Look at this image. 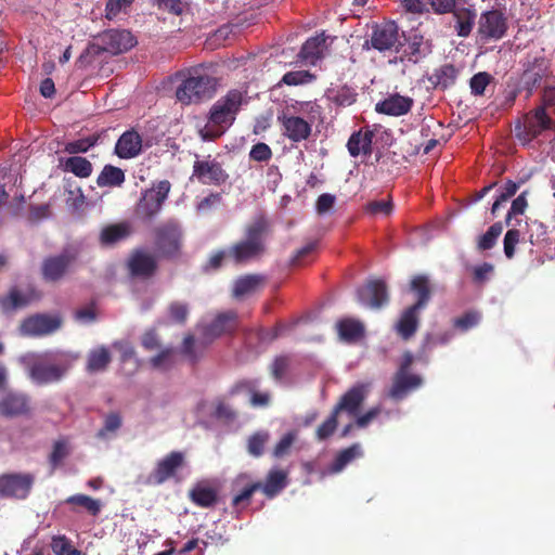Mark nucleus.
<instances>
[{
    "instance_id": "60",
    "label": "nucleus",
    "mask_w": 555,
    "mask_h": 555,
    "mask_svg": "<svg viewBox=\"0 0 555 555\" xmlns=\"http://www.w3.org/2000/svg\"><path fill=\"white\" fill-rule=\"evenodd\" d=\"M520 232L517 229H509L504 236V254L506 258L512 259L515 256L516 245L519 243Z\"/></svg>"
},
{
    "instance_id": "43",
    "label": "nucleus",
    "mask_w": 555,
    "mask_h": 555,
    "mask_svg": "<svg viewBox=\"0 0 555 555\" xmlns=\"http://www.w3.org/2000/svg\"><path fill=\"white\" fill-rule=\"evenodd\" d=\"M336 327L340 338L346 341H354L364 333L363 325L359 321L352 319L339 321Z\"/></svg>"
},
{
    "instance_id": "35",
    "label": "nucleus",
    "mask_w": 555,
    "mask_h": 555,
    "mask_svg": "<svg viewBox=\"0 0 555 555\" xmlns=\"http://www.w3.org/2000/svg\"><path fill=\"white\" fill-rule=\"evenodd\" d=\"M256 382L254 380H241L236 383L230 390V395L234 396L241 391L250 392V404L254 408H266L270 404L271 395L270 392H258L255 390Z\"/></svg>"
},
{
    "instance_id": "11",
    "label": "nucleus",
    "mask_w": 555,
    "mask_h": 555,
    "mask_svg": "<svg viewBox=\"0 0 555 555\" xmlns=\"http://www.w3.org/2000/svg\"><path fill=\"white\" fill-rule=\"evenodd\" d=\"M235 116L219 104L217 101L211 106L208 122L199 129L198 133L204 141H214L221 137L225 129L233 124Z\"/></svg>"
},
{
    "instance_id": "54",
    "label": "nucleus",
    "mask_w": 555,
    "mask_h": 555,
    "mask_svg": "<svg viewBox=\"0 0 555 555\" xmlns=\"http://www.w3.org/2000/svg\"><path fill=\"white\" fill-rule=\"evenodd\" d=\"M314 79V75L308 70L287 72L283 75L281 82L287 86H299L309 83Z\"/></svg>"
},
{
    "instance_id": "45",
    "label": "nucleus",
    "mask_w": 555,
    "mask_h": 555,
    "mask_svg": "<svg viewBox=\"0 0 555 555\" xmlns=\"http://www.w3.org/2000/svg\"><path fill=\"white\" fill-rule=\"evenodd\" d=\"M65 502L69 505L82 507L92 516H98L102 508V502L100 500L93 499L87 494L70 495Z\"/></svg>"
},
{
    "instance_id": "33",
    "label": "nucleus",
    "mask_w": 555,
    "mask_h": 555,
    "mask_svg": "<svg viewBox=\"0 0 555 555\" xmlns=\"http://www.w3.org/2000/svg\"><path fill=\"white\" fill-rule=\"evenodd\" d=\"M373 137L374 133L371 130H365L364 132L362 130L353 132L347 142L349 154L352 157H357L361 153L364 155L371 154Z\"/></svg>"
},
{
    "instance_id": "17",
    "label": "nucleus",
    "mask_w": 555,
    "mask_h": 555,
    "mask_svg": "<svg viewBox=\"0 0 555 555\" xmlns=\"http://www.w3.org/2000/svg\"><path fill=\"white\" fill-rule=\"evenodd\" d=\"M76 257L69 251L46 258L41 266V274L47 282H57L67 273Z\"/></svg>"
},
{
    "instance_id": "34",
    "label": "nucleus",
    "mask_w": 555,
    "mask_h": 555,
    "mask_svg": "<svg viewBox=\"0 0 555 555\" xmlns=\"http://www.w3.org/2000/svg\"><path fill=\"white\" fill-rule=\"evenodd\" d=\"M455 20L454 30L459 37L470 35L476 20V11L470 8H457L451 11Z\"/></svg>"
},
{
    "instance_id": "39",
    "label": "nucleus",
    "mask_w": 555,
    "mask_h": 555,
    "mask_svg": "<svg viewBox=\"0 0 555 555\" xmlns=\"http://www.w3.org/2000/svg\"><path fill=\"white\" fill-rule=\"evenodd\" d=\"M410 289L417 297L416 302L412 306L423 310L428 305L431 297V288L428 278L425 275L414 276L410 283Z\"/></svg>"
},
{
    "instance_id": "13",
    "label": "nucleus",
    "mask_w": 555,
    "mask_h": 555,
    "mask_svg": "<svg viewBox=\"0 0 555 555\" xmlns=\"http://www.w3.org/2000/svg\"><path fill=\"white\" fill-rule=\"evenodd\" d=\"M31 399L25 392L10 390L0 398V416L2 417H27L31 414Z\"/></svg>"
},
{
    "instance_id": "51",
    "label": "nucleus",
    "mask_w": 555,
    "mask_h": 555,
    "mask_svg": "<svg viewBox=\"0 0 555 555\" xmlns=\"http://www.w3.org/2000/svg\"><path fill=\"white\" fill-rule=\"evenodd\" d=\"M98 140H99L98 134L78 139V140L68 142L65 145V151L69 154L86 153L90 147L94 146L98 143Z\"/></svg>"
},
{
    "instance_id": "49",
    "label": "nucleus",
    "mask_w": 555,
    "mask_h": 555,
    "mask_svg": "<svg viewBox=\"0 0 555 555\" xmlns=\"http://www.w3.org/2000/svg\"><path fill=\"white\" fill-rule=\"evenodd\" d=\"M481 319V315L477 311H467L463 315L455 318L452 322L454 328L461 331V332H467L470 328L478 325L479 321Z\"/></svg>"
},
{
    "instance_id": "26",
    "label": "nucleus",
    "mask_w": 555,
    "mask_h": 555,
    "mask_svg": "<svg viewBox=\"0 0 555 555\" xmlns=\"http://www.w3.org/2000/svg\"><path fill=\"white\" fill-rule=\"evenodd\" d=\"M430 52V42L426 40L421 34H413L409 37L408 44L401 55V61H408L416 64Z\"/></svg>"
},
{
    "instance_id": "47",
    "label": "nucleus",
    "mask_w": 555,
    "mask_h": 555,
    "mask_svg": "<svg viewBox=\"0 0 555 555\" xmlns=\"http://www.w3.org/2000/svg\"><path fill=\"white\" fill-rule=\"evenodd\" d=\"M503 231L502 222L493 223L485 234H482L477 243V248L481 251L489 250L496 244V240Z\"/></svg>"
},
{
    "instance_id": "31",
    "label": "nucleus",
    "mask_w": 555,
    "mask_h": 555,
    "mask_svg": "<svg viewBox=\"0 0 555 555\" xmlns=\"http://www.w3.org/2000/svg\"><path fill=\"white\" fill-rule=\"evenodd\" d=\"M545 72L546 65L544 59H534L524 70L520 82L528 91L529 95L532 93L533 89L541 83Z\"/></svg>"
},
{
    "instance_id": "46",
    "label": "nucleus",
    "mask_w": 555,
    "mask_h": 555,
    "mask_svg": "<svg viewBox=\"0 0 555 555\" xmlns=\"http://www.w3.org/2000/svg\"><path fill=\"white\" fill-rule=\"evenodd\" d=\"M358 455H360V448L358 444H353L339 451L330 467V472L333 474L341 472Z\"/></svg>"
},
{
    "instance_id": "63",
    "label": "nucleus",
    "mask_w": 555,
    "mask_h": 555,
    "mask_svg": "<svg viewBox=\"0 0 555 555\" xmlns=\"http://www.w3.org/2000/svg\"><path fill=\"white\" fill-rule=\"evenodd\" d=\"M249 157L256 162H268L272 157V151L268 144L259 142L251 147Z\"/></svg>"
},
{
    "instance_id": "57",
    "label": "nucleus",
    "mask_w": 555,
    "mask_h": 555,
    "mask_svg": "<svg viewBox=\"0 0 555 555\" xmlns=\"http://www.w3.org/2000/svg\"><path fill=\"white\" fill-rule=\"evenodd\" d=\"M297 438V433L295 430L288 431L285 434L280 441L276 443V446L273 449V456L276 459H281L285 455H287L291 451V448L293 443L295 442Z\"/></svg>"
},
{
    "instance_id": "42",
    "label": "nucleus",
    "mask_w": 555,
    "mask_h": 555,
    "mask_svg": "<svg viewBox=\"0 0 555 555\" xmlns=\"http://www.w3.org/2000/svg\"><path fill=\"white\" fill-rule=\"evenodd\" d=\"M112 357L106 347H99L90 351L87 361V371L90 373L106 370L111 363Z\"/></svg>"
},
{
    "instance_id": "41",
    "label": "nucleus",
    "mask_w": 555,
    "mask_h": 555,
    "mask_svg": "<svg viewBox=\"0 0 555 555\" xmlns=\"http://www.w3.org/2000/svg\"><path fill=\"white\" fill-rule=\"evenodd\" d=\"M286 473L283 470H271L266 481L262 483L260 490L268 496L274 498L279 492H281L286 486Z\"/></svg>"
},
{
    "instance_id": "44",
    "label": "nucleus",
    "mask_w": 555,
    "mask_h": 555,
    "mask_svg": "<svg viewBox=\"0 0 555 555\" xmlns=\"http://www.w3.org/2000/svg\"><path fill=\"white\" fill-rule=\"evenodd\" d=\"M92 169L91 162L81 156L68 157L64 164V170L74 173L78 178L90 177Z\"/></svg>"
},
{
    "instance_id": "27",
    "label": "nucleus",
    "mask_w": 555,
    "mask_h": 555,
    "mask_svg": "<svg viewBox=\"0 0 555 555\" xmlns=\"http://www.w3.org/2000/svg\"><path fill=\"white\" fill-rule=\"evenodd\" d=\"M190 501L201 508H212L218 503V491L206 482H197L189 491Z\"/></svg>"
},
{
    "instance_id": "58",
    "label": "nucleus",
    "mask_w": 555,
    "mask_h": 555,
    "mask_svg": "<svg viewBox=\"0 0 555 555\" xmlns=\"http://www.w3.org/2000/svg\"><path fill=\"white\" fill-rule=\"evenodd\" d=\"M69 454L67 443L64 440L55 441L49 456L50 465L55 469Z\"/></svg>"
},
{
    "instance_id": "25",
    "label": "nucleus",
    "mask_w": 555,
    "mask_h": 555,
    "mask_svg": "<svg viewBox=\"0 0 555 555\" xmlns=\"http://www.w3.org/2000/svg\"><path fill=\"white\" fill-rule=\"evenodd\" d=\"M422 378L414 374H404L403 371H397L388 396L393 400H402L410 390L420 387Z\"/></svg>"
},
{
    "instance_id": "32",
    "label": "nucleus",
    "mask_w": 555,
    "mask_h": 555,
    "mask_svg": "<svg viewBox=\"0 0 555 555\" xmlns=\"http://www.w3.org/2000/svg\"><path fill=\"white\" fill-rule=\"evenodd\" d=\"M131 232V227L128 222L108 224L100 233V243L103 246L115 245L128 238Z\"/></svg>"
},
{
    "instance_id": "18",
    "label": "nucleus",
    "mask_w": 555,
    "mask_h": 555,
    "mask_svg": "<svg viewBox=\"0 0 555 555\" xmlns=\"http://www.w3.org/2000/svg\"><path fill=\"white\" fill-rule=\"evenodd\" d=\"M278 121L282 126L283 135L292 142L298 143L305 141L311 134V125L299 116L282 113L278 116Z\"/></svg>"
},
{
    "instance_id": "2",
    "label": "nucleus",
    "mask_w": 555,
    "mask_h": 555,
    "mask_svg": "<svg viewBox=\"0 0 555 555\" xmlns=\"http://www.w3.org/2000/svg\"><path fill=\"white\" fill-rule=\"evenodd\" d=\"M183 77L177 88L176 96L182 104L198 103L211 99L217 90V79L209 75L203 66L189 68L180 73Z\"/></svg>"
},
{
    "instance_id": "28",
    "label": "nucleus",
    "mask_w": 555,
    "mask_h": 555,
    "mask_svg": "<svg viewBox=\"0 0 555 555\" xmlns=\"http://www.w3.org/2000/svg\"><path fill=\"white\" fill-rule=\"evenodd\" d=\"M421 310L420 308L410 306L401 313L396 324V331L403 340H409L416 333L420 324Z\"/></svg>"
},
{
    "instance_id": "61",
    "label": "nucleus",
    "mask_w": 555,
    "mask_h": 555,
    "mask_svg": "<svg viewBox=\"0 0 555 555\" xmlns=\"http://www.w3.org/2000/svg\"><path fill=\"white\" fill-rule=\"evenodd\" d=\"M490 75L488 73L481 72L474 75L470 78V89L472 93L475 95H482L487 86L490 82Z\"/></svg>"
},
{
    "instance_id": "21",
    "label": "nucleus",
    "mask_w": 555,
    "mask_h": 555,
    "mask_svg": "<svg viewBox=\"0 0 555 555\" xmlns=\"http://www.w3.org/2000/svg\"><path fill=\"white\" fill-rule=\"evenodd\" d=\"M60 325L61 321L57 318L38 314L26 319L21 325V331L24 335L41 336L53 333Z\"/></svg>"
},
{
    "instance_id": "9",
    "label": "nucleus",
    "mask_w": 555,
    "mask_h": 555,
    "mask_svg": "<svg viewBox=\"0 0 555 555\" xmlns=\"http://www.w3.org/2000/svg\"><path fill=\"white\" fill-rule=\"evenodd\" d=\"M101 46H91L96 54L107 52L117 55L129 51L137 44L135 37L127 29H108L99 36Z\"/></svg>"
},
{
    "instance_id": "8",
    "label": "nucleus",
    "mask_w": 555,
    "mask_h": 555,
    "mask_svg": "<svg viewBox=\"0 0 555 555\" xmlns=\"http://www.w3.org/2000/svg\"><path fill=\"white\" fill-rule=\"evenodd\" d=\"M35 476L30 473L0 475V498L25 500L31 492Z\"/></svg>"
},
{
    "instance_id": "48",
    "label": "nucleus",
    "mask_w": 555,
    "mask_h": 555,
    "mask_svg": "<svg viewBox=\"0 0 555 555\" xmlns=\"http://www.w3.org/2000/svg\"><path fill=\"white\" fill-rule=\"evenodd\" d=\"M51 548L55 555H81V551L74 547L70 540L65 535L54 537Z\"/></svg>"
},
{
    "instance_id": "55",
    "label": "nucleus",
    "mask_w": 555,
    "mask_h": 555,
    "mask_svg": "<svg viewBox=\"0 0 555 555\" xmlns=\"http://www.w3.org/2000/svg\"><path fill=\"white\" fill-rule=\"evenodd\" d=\"M158 10L179 16L184 11L183 0H149Z\"/></svg>"
},
{
    "instance_id": "4",
    "label": "nucleus",
    "mask_w": 555,
    "mask_h": 555,
    "mask_svg": "<svg viewBox=\"0 0 555 555\" xmlns=\"http://www.w3.org/2000/svg\"><path fill=\"white\" fill-rule=\"evenodd\" d=\"M154 246L157 257L165 260H179L183 254V232L179 223L168 220L154 228Z\"/></svg>"
},
{
    "instance_id": "37",
    "label": "nucleus",
    "mask_w": 555,
    "mask_h": 555,
    "mask_svg": "<svg viewBox=\"0 0 555 555\" xmlns=\"http://www.w3.org/2000/svg\"><path fill=\"white\" fill-rule=\"evenodd\" d=\"M247 89H230L217 102L235 117L243 105L248 103Z\"/></svg>"
},
{
    "instance_id": "50",
    "label": "nucleus",
    "mask_w": 555,
    "mask_h": 555,
    "mask_svg": "<svg viewBox=\"0 0 555 555\" xmlns=\"http://www.w3.org/2000/svg\"><path fill=\"white\" fill-rule=\"evenodd\" d=\"M269 437L270 436L267 431H258L251 435L247 442L248 452L256 457L262 455Z\"/></svg>"
},
{
    "instance_id": "59",
    "label": "nucleus",
    "mask_w": 555,
    "mask_h": 555,
    "mask_svg": "<svg viewBox=\"0 0 555 555\" xmlns=\"http://www.w3.org/2000/svg\"><path fill=\"white\" fill-rule=\"evenodd\" d=\"M172 348H165L150 360L151 365L154 369L168 370L173 365L172 361Z\"/></svg>"
},
{
    "instance_id": "20",
    "label": "nucleus",
    "mask_w": 555,
    "mask_h": 555,
    "mask_svg": "<svg viewBox=\"0 0 555 555\" xmlns=\"http://www.w3.org/2000/svg\"><path fill=\"white\" fill-rule=\"evenodd\" d=\"M237 327V313L233 310L219 313L203 328V335L208 341L234 332Z\"/></svg>"
},
{
    "instance_id": "22",
    "label": "nucleus",
    "mask_w": 555,
    "mask_h": 555,
    "mask_svg": "<svg viewBox=\"0 0 555 555\" xmlns=\"http://www.w3.org/2000/svg\"><path fill=\"white\" fill-rule=\"evenodd\" d=\"M261 482H251L247 475L237 476L232 482V491L234 492L232 499V506L235 508L246 507L253 494L260 490Z\"/></svg>"
},
{
    "instance_id": "36",
    "label": "nucleus",
    "mask_w": 555,
    "mask_h": 555,
    "mask_svg": "<svg viewBox=\"0 0 555 555\" xmlns=\"http://www.w3.org/2000/svg\"><path fill=\"white\" fill-rule=\"evenodd\" d=\"M457 75L459 70L454 65L443 64L433 72L429 81L436 89L446 90L455 83Z\"/></svg>"
},
{
    "instance_id": "10",
    "label": "nucleus",
    "mask_w": 555,
    "mask_h": 555,
    "mask_svg": "<svg viewBox=\"0 0 555 555\" xmlns=\"http://www.w3.org/2000/svg\"><path fill=\"white\" fill-rule=\"evenodd\" d=\"M477 24V34L485 42L502 39L508 28L507 17L499 9L482 12Z\"/></svg>"
},
{
    "instance_id": "3",
    "label": "nucleus",
    "mask_w": 555,
    "mask_h": 555,
    "mask_svg": "<svg viewBox=\"0 0 555 555\" xmlns=\"http://www.w3.org/2000/svg\"><path fill=\"white\" fill-rule=\"evenodd\" d=\"M46 357L49 362L36 361L29 366V376L38 385L60 382L78 359L77 354L63 351Z\"/></svg>"
},
{
    "instance_id": "64",
    "label": "nucleus",
    "mask_w": 555,
    "mask_h": 555,
    "mask_svg": "<svg viewBox=\"0 0 555 555\" xmlns=\"http://www.w3.org/2000/svg\"><path fill=\"white\" fill-rule=\"evenodd\" d=\"M289 366V360L285 356L275 358L271 365V374L276 380H281Z\"/></svg>"
},
{
    "instance_id": "29",
    "label": "nucleus",
    "mask_w": 555,
    "mask_h": 555,
    "mask_svg": "<svg viewBox=\"0 0 555 555\" xmlns=\"http://www.w3.org/2000/svg\"><path fill=\"white\" fill-rule=\"evenodd\" d=\"M39 298L40 294L35 288H29L26 294H22L14 287L10 291L9 295L0 297V308L3 312H10L23 308Z\"/></svg>"
},
{
    "instance_id": "7",
    "label": "nucleus",
    "mask_w": 555,
    "mask_h": 555,
    "mask_svg": "<svg viewBox=\"0 0 555 555\" xmlns=\"http://www.w3.org/2000/svg\"><path fill=\"white\" fill-rule=\"evenodd\" d=\"M170 189V182L162 180L153 189L143 192L137 205L138 216L144 220H152L160 211Z\"/></svg>"
},
{
    "instance_id": "24",
    "label": "nucleus",
    "mask_w": 555,
    "mask_h": 555,
    "mask_svg": "<svg viewBox=\"0 0 555 555\" xmlns=\"http://www.w3.org/2000/svg\"><path fill=\"white\" fill-rule=\"evenodd\" d=\"M141 151L142 137L133 129L125 131L115 144V154L119 158H134Z\"/></svg>"
},
{
    "instance_id": "38",
    "label": "nucleus",
    "mask_w": 555,
    "mask_h": 555,
    "mask_svg": "<svg viewBox=\"0 0 555 555\" xmlns=\"http://www.w3.org/2000/svg\"><path fill=\"white\" fill-rule=\"evenodd\" d=\"M263 276L259 274H246L238 278L233 287V296L235 298H242L247 295H251L258 291L263 284Z\"/></svg>"
},
{
    "instance_id": "56",
    "label": "nucleus",
    "mask_w": 555,
    "mask_h": 555,
    "mask_svg": "<svg viewBox=\"0 0 555 555\" xmlns=\"http://www.w3.org/2000/svg\"><path fill=\"white\" fill-rule=\"evenodd\" d=\"M168 314L172 322L184 324L189 317V305L182 301H172L168 307Z\"/></svg>"
},
{
    "instance_id": "15",
    "label": "nucleus",
    "mask_w": 555,
    "mask_h": 555,
    "mask_svg": "<svg viewBox=\"0 0 555 555\" xmlns=\"http://www.w3.org/2000/svg\"><path fill=\"white\" fill-rule=\"evenodd\" d=\"M127 267L131 276L150 279L158 270L157 256L144 248L134 249L128 258Z\"/></svg>"
},
{
    "instance_id": "1",
    "label": "nucleus",
    "mask_w": 555,
    "mask_h": 555,
    "mask_svg": "<svg viewBox=\"0 0 555 555\" xmlns=\"http://www.w3.org/2000/svg\"><path fill=\"white\" fill-rule=\"evenodd\" d=\"M268 231L269 222L266 218L253 220L244 230V238L230 247L228 256L235 263H245L261 257L266 251Z\"/></svg>"
},
{
    "instance_id": "23",
    "label": "nucleus",
    "mask_w": 555,
    "mask_h": 555,
    "mask_svg": "<svg viewBox=\"0 0 555 555\" xmlns=\"http://www.w3.org/2000/svg\"><path fill=\"white\" fill-rule=\"evenodd\" d=\"M413 103L412 98L395 93L376 103L375 111L379 114L398 117L408 114Z\"/></svg>"
},
{
    "instance_id": "16",
    "label": "nucleus",
    "mask_w": 555,
    "mask_h": 555,
    "mask_svg": "<svg viewBox=\"0 0 555 555\" xmlns=\"http://www.w3.org/2000/svg\"><path fill=\"white\" fill-rule=\"evenodd\" d=\"M357 297L359 302L372 309H379L387 305L389 300L387 285L380 279L369 280L362 287L358 288Z\"/></svg>"
},
{
    "instance_id": "62",
    "label": "nucleus",
    "mask_w": 555,
    "mask_h": 555,
    "mask_svg": "<svg viewBox=\"0 0 555 555\" xmlns=\"http://www.w3.org/2000/svg\"><path fill=\"white\" fill-rule=\"evenodd\" d=\"M527 192H522L520 195H518L513 202L511 209L507 212L506 216V224L511 225V220L513 216L516 215H522L528 206L527 198H526Z\"/></svg>"
},
{
    "instance_id": "6",
    "label": "nucleus",
    "mask_w": 555,
    "mask_h": 555,
    "mask_svg": "<svg viewBox=\"0 0 555 555\" xmlns=\"http://www.w3.org/2000/svg\"><path fill=\"white\" fill-rule=\"evenodd\" d=\"M545 130H555V120L546 114L544 106L531 109L515 125L516 137L525 143L531 142Z\"/></svg>"
},
{
    "instance_id": "52",
    "label": "nucleus",
    "mask_w": 555,
    "mask_h": 555,
    "mask_svg": "<svg viewBox=\"0 0 555 555\" xmlns=\"http://www.w3.org/2000/svg\"><path fill=\"white\" fill-rule=\"evenodd\" d=\"M122 425L121 415L118 412H111L104 418L103 427L98 431L99 438H105L107 434L116 433Z\"/></svg>"
},
{
    "instance_id": "19",
    "label": "nucleus",
    "mask_w": 555,
    "mask_h": 555,
    "mask_svg": "<svg viewBox=\"0 0 555 555\" xmlns=\"http://www.w3.org/2000/svg\"><path fill=\"white\" fill-rule=\"evenodd\" d=\"M369 388L370 384L363 383L352 386L341 396L339 402L334 406L333 410L335 411V414H339L341 411H345L349 415L356 416L369 393Z\"/></svg>"
},
{
    "instance_id": "12",
    "label": "nucleus",
    "mask_w": 555,
    "mask_h": 555,
    "mask_svg": "<svg viewBox=\"0 0 555 555\" xmlns=\"http://www.w3.org/2000/svg\"><path fill=\"white\" fill-rule=\"evenodd\" d=\"M193 177L202 184L216 186L224 184L229 179L222 165L210 155L194 162Z\"/></svg>"
},
{
    "instance_id": "40",
    "label": "nucleus",
    "mask_w": 555,
    "mask_h": 555,
    "mask_svg": "<svg viewBox=\"0 0 555 555\" xmlns=\"http://www.w3.org/2000/svg\"><path fill=\"white\" fill-rule=\"evenodd\" d=\"M126 176L122 169L105 165L96 178V184L100 188H115L120 186L125 182Z\"/></svg>"
},
{
    "instance_id": "53",
    "label": "nucleus",
    "mask_w": 555,
    "mask_h": 555,
    "mask_svg": "<svg viewBox=\"0 0 555 555\" xmlns=\"http://www.w3.org/2000/svg\"><path fill=\"white\" fill-rule=\"evenodd\" d=\"M338 414H335L333 410L331 415L317 428L315 437L319 441H324L330 438L336 430L338 421Z\"/></svg>"
},
{
    "instance_id": "5",
    "label": "nucleus",
    "mask_w": 555,
    "mask_h": 555,
    "mask_svg": "<svg viewBox=\"0 0 555 555\" xmlns=\"http://www.w3.org/2000/svg\"><path fill=\"white\" fill-rule=\"evenodd\" d=\"M186 457L182 451H171L158 460L155 467L146 476L144 483L156 487L168 480L180 482L182 480L179 472L185 467Z\"/></svg>"
},
{
    "instance_id": "30",
    "label": "nucleus",
    "mask_w": 555,
    "mask_h": 555,
    "mask_svg": "<svg viewBox=\"0 0 555 555\" xmlns=\"http://www.w3.org/2000/svg\"><path fill=\"white\" fill-rule=\"evenodd\" d=\"M326 49V37L324 34L310 37L302 44L299 57L308 64L315 65L323 57Z\"/></svg>"
},
{
    "instance_id": "14",
    "label": "nucleus",
    "mask_w": 555,
    "mask_h": 555,
    "mask_svg": "<svg viewBox=\"0 0 555 555\" xmlns=\"http://www.w3.org/2000/svg\"><path fill=\"white\" fill-rule=\"evenodd\" d=\"M399 40V29L395 22L377 24L373 27L371 38L365 40L363 49H375L379 52L392 50Z\"/></svg>"
}]
</instances>
